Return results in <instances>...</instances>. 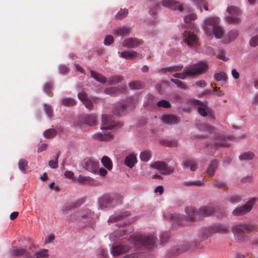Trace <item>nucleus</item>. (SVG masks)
Wrapping results in <instances>:
<instances>
[{
  "mask_svg": "<svg viewBox=\"0 0 258 258\" xmlns=\"http://www.w3.org/2000/svg\"><path fill=\"white\" fill-rule=\"evenodd\" d=\"M66 220L68 222H76L82 227L93 228L96 223L94 213L88 209H82L68 215Z\"/></svg>",
  "mask_w": 258,
  "mask_h": 258,
  "instance_id": "nucleus-1",
  "label": "nucleus"
},
{
  "mask_svg": "<svg viewBox=\"0 0 258 258\" xmlns=\"http://www.w3.org/2000/svg\"><path fill=\"white\" fill-rule=\"evenodd\" d=\"M115 127L114 119L112 116L109 115H102V123L100 128L101 132L93 135V137L99 141H107L112 139L113 135L111 130Z\"/></svg>",
  "mask_w": 258,
  "mask_h": 258,
  "instance_id": "nucleus-2",
  "label": "nucleus"
},
{
  "mask_svg": "<svg viewBox=\"0 0 258 258\" xmlns=\"http://www.w3.org/2000/svg\"><path fill=\"white\" fill-rule=\"evenodd\" d=\"M186 217L178 214H169L167 216V219L174 222L177 224H186V222H192L199 220L198 210L192 207H187L185 209Z\"/></svg>",
  "mask_w": 258,
  "mask_h": 258,
  "instance_id": "nucleus-3",
  "label": "nucleus"
},
{
  "mask_svg": "<svg viewBox=\"0 0 258 258\" xmlns=\"http://www.w3.org/2000/svg\"><path fill=\"white\" fill-rule=\"evenodd\" d=\"M156 240L157 239L152 233H138L132 235L128 241L137 248H139L141 246L152 248L154 246Z\"/></svg>",
  "mask_w": 258,
  "mask_h": 258,
  "instance_id": "nucleus-4",
  "label": "nucleus"
},
{
  "mask_svg": "<svg viewBox=\"0 0 258 258\" xmlns=\"http://www.w3.org/2000/svg\"><path fill=\"white\" fill-rule=\"evenodd\" d=\"M255 227L252 224L248 223L239 224L232 228L233 233L234 234L236 240L239 242L246 241L248 237L244 234V233H249L255 230Z\"/></svg>",
  "mask_w": 258,
  "mask_h": 258,
  "instance_id": "nucleus-5",
  "label": "nucleus"
},
{
  "mask_svg": "<svg viewBox=\"0 0 258 258\" xmlns=\"http://www.w3.org/2000/svg\"><path fill=\"white\" fill-rule=\"evenodd\" d=\"M75 127L83 128L86 126H93L96 124V117L94 114H87L75 118L73 122Z\"/></svg>",
  "mask_w": 258,
  "mask_h": 258,
  "instance_id": "nucleus-6",
  "label": "nucleus"
},
{
  "mask_svg": "<svg viewBox=\"0 0 258 258\" xmlns=\"http://www.w3.org/2000/svg\"><path fill=\"white\" fill-rule=\"evenodd\" d=\"M220 22V19L217 16L209 17L205 18L202 23V28L208 36H212V32L214 27Z\"/></svg>",
  "mask_w": 258,
  "mask_h": 258,
  "instance_id": "nucleus-7",
  "label": "nucleus"
},
{
  "mask_svg": "<svg viewBox=\"0 0 258 258\" xmlns=\"http://www.w3.org/2000/svg\"><path fill=\"white\" fill-rule=\"evenodd\" d=\"M228 227L224 224H215L207 227H204L201 230L200 233L202 236V239L208 237L210 235L217 232H224L227 231Z\"/></svg>",
  "mask_w": 258,
  "mask_h": 258,
  "instance_id": "nucleus-8",
  "label": "nucleus"
},
{
  "mask_svg": "<svg viewBox=\"0 0 258 258\" xmlns=\"http://www.w3.org/2000/svg\"><path fill=\"white\" fill-rule=\"evenodd\" d=\"M115 198L109 195H104L98 201V209L99 210H104L111 208L117 205Z\"/></svg>",
  "mask_w": 258,
  "mask_h": 258,
  "instance_id": "nucleus-9",
  "label": "nucleus"
},
{
  "mask_svg": "<svg viewBox=\"0 0 258 258\" xmlns=\"http://www.w3.org/2000/svg\"><path fill=\"white\" fill-rule=\"evenodd\" d=\"M228 15L225 18L226 21L231 24H237L240 21V11L239 9L233 6H228L227 8Z\"/></svg>",
  "mask_w": 258,
  "mask_h": 258,
  "instance_id": "nucleus-10",
  "label": "nucleus"
},
{
  "mask_svg": "<svg viewBox=\"0 0 258 258\" xmlns=\"http://www.w3.org/2000/svg\"><path fill=\"white\" fill-rule=\"evenodd\" d=\"M82 166L86 170L94 173H98L99 162L91 158H86L82 162Z\"/></svg>",
  "mask_w": 258,
  "mask_h": 258,
  "instance_id": "nucleus-11",
  "label": "nucleus"
},
{
  "mask_svg": "<svg viewBox=\"0 0 258 258\" xmlns=\"http://www.w3.org/2000/svg\"><path fill=\"white\" fill-rule=\"evenodd\" d=\"M255 202V200L254 199L249 200L244 205L234 209L232 212L233 215L239 216L247 214L251 210Z\"/></svg>",
  "mask_w": 258,
  "mask_h": 258,
  "instance_id": "nucleus-12",
  "label": "nucleus"
},
{
  "mask_svg": "<svg viewBox=\"0 0 258 258\" xmlns=\"http://www.w3.org/2000/svg\"><path fill=\"white\" fill-rule=\"evenodd\" d=\"M132 231L133 228L131 227L114 231L110 234L109 239L111 241L116 242L125 237V235L131 233Z\"/></svg>",
  "mask_w": 258,
  "mask_h": 258,
  "instance_id": "nucleus-13",
  "label": "nucleus"
},
{
  "mask_svg": "<svg viewBox=\"0 0 258 258\" xmlns=\"http://www.w3.org/2000/svg\"><path fill=\"white\" fill-rule=\"evenodd\" d=\"M160 5L172 10H177L180 12L183 10V4L176 0H162Z\"/></svg>",
  "mask_w": 258,
  "mask_h": 258,
  "instance_id": "nucleus-14",
  "label": "nucleus"
},
{
  "mask_svg": "<svg viewBox=\"0 0 258 258\" xmlns=\"http://www.w3.org/2000/svg\"><path fill=\"white\" fill-rule=\"evenodd\" d=\"M151 167L154 169L161 170L162 173L165 175H168L174 171V167L168 166L164 161H157L152 164Z\"/></svg>",
  "mask_w": 258,
  "mask_h": 258,
  "instance_id": "nucleus-15",
  "label": "nucleus"
},
{
  "mask_svg": "<svg viewBox=\"0 0 258 258\" xmlns=\"http://www.w3.org/2000/svg\"><path fill=\"white\" fill-rule=\"evenodd\" d=\"M188 68L191 75L193 76L205 73L208 69V66L203 62H200L190 66Z\"/></svg>",
  "mask_w": 258,
  "mask_h": 258,
  "instance_id": "nucleus-16",
  "label": "nucleus"
},
{
  "mask_svg": "<svg viewBox=\"0 0 258 258\" xmlns=\"http://www.w3.org/2000/svg\"><path fill=\"white\" fill-rule=\"evenodd\" d=\"M131 249V247L130 246L125 244H119L110 247V252L113 256H116L128 252Z\"/></svg>",
  "mask_w": 258,
  "mask_h": 258,
  "instance_id": "nucleus-17",
  "label": "nucleus"
},
{
  "mask_svg": "<svg viewBox=\"0 0 258 258\" xmlns=\"http://www.w3.org/2000/svg\"><path fill=\"white\" fill-rule=\"evenodd\" d=\"M191 103L193 105L198 106V111L199 113L203 116H206L210 113V109L208 107L206 102H202L200 100L192 99Z\"/></svg>",
  "mask_w": 258,
  "mask_h": 258,
  "instance_id": "nucleus-18",
  "label": "nucleus"
},
{
  "mask_svg": "<svg viewBox=\"0 0 258 258\" xmlns=\"http://www.w3.org/2000/svg\"><path fill=\"white\" fill-rule=\"evenodd\" d=\"M132 28L128 25H122L115 28L113 30V34L116 37H124L130 35Z\"/></svg>",
  "mask_w": 258,
  "mask_h": 258,
  "instance_id": "nucleus-19",
  "label": "nucleus"
},
{
  "mask_svg": "<svg viewBox=\"0 0 258 258\" xmlns=\"http://www.w3.org/2000/svg\"><path fill=\"white\" fill-rule=\"evenodd\" d=\"M129 215L130 213L127 211L119 210L116 211L112 215L109 216L107 221L109 223H114L121 220Z\"/></svg>",
  "mask_w": 258,
  "mask_h": 258,
  "instance_id": "nucleus-20",
  "label": "nucleus"
},
{
  "mask_svg": "<svg viewBox=\"0 0 258 258\" xmlns=\"http://www.w3.org/2000/svg\"><path fill=\"white\" fill-rule=\"evenodd\" d=\"M119 56L131 60H134L142 58V55L139 53L131 50H124L120 52H118Z\"/></svg>",
  "mask_w": 258,
  "mask_h": 258,
  "instance_id": "nucleus-21",
  "label": "nucleus"
},
{
  "mask_svg": "<svg viewBox=\"0 0 258 258\" xmlns=\"http://www.w3.org/2000/svg\"><path fill=\"white\" fill-rule=\"evenodd\" d=\"M10 252L15 256H23L24 258H34L30 249L14 248Z\"/></svg>",
  "mask_w": 258,
  "mask_h": 258,
  "instance_id": "nucleus-22",
  "label": "nucleus"
},
{
  "mask_svg": "<svg viewBox=\"0 0 258 258\" xmlns=\"http://www.w3.org/2000/svg\"><path fill=\"white\" fill-rule=\"evenodd\" d=\"M184 41L189 47L196 46L197 44V38L195 34L189 31H185L183 34Z\"/></svg>",
  "mask_w": 258,
  "mask_h": 258,
  "instance_id": "nucleus-23",
  "label": "nucleus"
},
{
  "mask_svg": "<svg viewBox=\"0 0 258 258\" xmlns=\"http://www.w3.org/2000/svg\"><path fill=\"white\" fill-rule=\"evenodd\" d=\"M215 212V208L212 205L205 206L198 210L199 220L202 218L209 216Z\"/></svg>",
  "mask_w": 258,
  "mask_h": 258,
  "instance_id": "nucleus-24",
  "label": "nucleus"
},
{
  "mask_svg": "<svg viewBox=\"0 0 258 258\" xmlns=\"http://www.w3.org/2000/svg\"><path fill=\"white\" fill-rule=\"evenodd\" d=\"M162 122L167 124H175L180 121V118L175 115L171 114H165L161 117Z\"/></svg>",
  "mask_w": 258,
  "mask_h": 258,
  "instance_id": "nucleus-25",
  "label": "nucleus"
},
{
  "mask_svg": "<svg viewBox=\"0 0 258 258\" xmlns=\"http://www.w3.org/2000/svg\"><path fill=\"white\" fill-rule=\"evenodd\" d=\"M78 97L87 109L89 110L93 109V102L88 98L86 93L83 92H79L78 94Z\"/></svg>",
  "mask_w": 258,
  "mask_h": 258,
  "instance_id": "nucleus-26",
  "label": "nucleus"
},
{
  "mask_svg": "<svg viewBox=\"0 0 258 258\" xmlns=\"http://www.w3.org/2000/svg\"><path fill=\"white\" fill-rule=\"evenodd\" d=\"M148 7L149 8V14L150 15L156 17L157 15L158 12L160 8L159 4L155 2L148 1Z\"/></svg>",
  "mask_w": 258,
  "mask_h": 258,
  "instance_id": "nucleus-27",
  "label": "nucleus"
},
{
  "mask_svg": "<svg viewBox=\"0 0 258 258\" xmlns=\"http://www.w3.org/2000/svg\"><path fill=\"white\" fill-rule=\"evenodd\" d=\"M126 89V86L125 85H123L120 89L115 87H111L106 88L104 90V92L106 94L115 96L123 92Z\"/></svg>",
  "mask_w": 258,
  "mask_h": 258,
  "instance_id": "nucleus-28",
  "label": "nucleus"
},
{
  "mask_svg": "<svg viewBox=\"0 0 258 258\" xmlns=\"http://www.w3.org/2000/svg\"><path fill=\"white\" fill-rule=\"evenodd\" d=\"M139 44V42L137 38H128L122 42V45L124 47L135 48Z\"/></svg>",
  "mask_w": 258,
  "mask_h": 258,
  "instance_id": "nucleus-29",
  "label": "nucleus"
},
{
  "mask_svg": "<svg viewBox=\"0 0 258 258\" xmlns=\"http://www.w3.org/2000/svg\"><path fill=\"white\" fill-rule=\"evenodd\" d=\"M216 138L217 141L214 143L215 146H228L230 145L226 141L227 138L230 140V137L218 134L216 135Z\"/></svg>",
  "mask_w": 258,
  "mask_h": 258,
  "instance_id": "nucleus-30",
  "label": "nucleus"
},
{
  "mask_svg": "<svg viewBox=\"0 0 258 258\" xmlns=\"http://www.w3.org/2000/svg\"><path fill=\"white\" fill-rule=\"evenodd\" d=\"M137 162L136 155L134 153H131L126 157L124 160V164L126 166L132 168L135 166Z\"/></svg>",
  "mask_w": 258,
  "mask_h": 258,
  "instance_id": "nucleus-31",
  "label": "nucleus"
},
{
  "mask_svg": "<svg viewBox=\"0 0 258 258\" xmlns=\"http://www.w3.org/2000/svg\"><path fill=\"white\" fill-rule=\"evenodd\" d=\"M238 30H232L224 36L223 41L224 43H228L234 40L238 36Z\"/></svg>",
  "mask_w": 258,
  "mask_h": 258,
  "instance_id": "nucleus-32",
  "label": "nucleus"
},
{
  "mask_svg": "<svg viewBox=\"0 0 258 258\" xmlns=\"http://www.w3.org/2000/svg\"><path fill=\"white\" fill-rule=\"evenodd\" d=\"M182 68V65H178L162 68L161 69V71L166 74H170L174 72L180 71Z\"/></svg>",
  "mask_w": 258,
  "mask_h": 258,
  "instance_id": "nucleus-33",
  "label": "nucleus"
},
{
  "mask_svg": "<svg viewBox=\"0 0 258 258\" xmlns=\"http://www.w3.org/2000/svg\"><path fill=\"white\" fill-rule=\"evenodd\" d=\"M61 105L66 106H73L76 104V101L72 98L63 97L60 100Z\"/></svg>",
  "mask_w": 258,
  "mask_h": 258,
  "instance_id": "nucleus-34",
  "label": "nucleus"
},
{
  "mask_svg": "<svg viewBox=\"0 0 258 258\" xmlns=\"http://www.w3.org/2000/svg\"><path fill=\"white\" fill-rule=\"evenodd\" d=\"M90 74L91 77L97 82L102 84H104L106 82V78L102 76L101 74L93 71H91Z\"/></svg>",
  "mask_w": 258,
  "mask_h": 258,
  "instance_id": "nucleus-35",
  "label": "nucleus"
},
{
  "mask_svg": "<svg viewBox=\"0 0 258 258\" xmlns=\"http://www.w3.org/2000/svg\"><path fill=\"white\" fill-rule=\"evenodd\" d=\"M218 167V162L216 160H213L210 164L207 173L209 175L212 176L214 175L215 172Z\"/></svg>",
  "mask_w": 258,
  "mask_h": 258,
  "instance_id": "nucleus-36",
  "label": "nucleus"
},
{
  "mask_svg": "<svg viewBox=\"0 0 258 258\" xmlns=\"http://www.w3.org/2000/svg\"><path fill=\"white\" fill-rule=\"evenodd\" d=\"M224 34V30L223 28L219 25H217L214 27L213 31L212 32V35H214L217 39L221 38Z\"/></svg>",
  "mask_w": 258,
  "mask_h": 258,
  "instance_id": "nucleus-37",
  "label": "nucleus"
},
{
  "mask_svg": "<svg viewBox=\"0 0 258 258\" xmlns=\"http://www.w3.org/2000/svg\"><path fill=\"white\" fill-rule=\"evenodd\" d=\"M80 206V204L77 202V203H70L69 204L66 205L62 208V212H63V214H67V212L73 209L78 208Z\"/></svg>",
  "mask_w": 258,
  "mask_h": 258,
  "instance_id": "nucleus-38",
  "label": "nucleus"
},
{
  "mask_svg": "<svg viewBox=\"0 0 258 258\" xmlns=\"http://www.w3.org/2000/svg\"><path fill=\"white\" fill-rule=\"evenodd\" d=\"M184 168H189L190 170L194 171L197 169V163L196 161L192 160H187L183 164Z\"/></svg>",
  "mask_w": 258,
  "mask_h": 258,
  "instance_id": "nucleus-39",
  "label": "nucleus"
},
{
  "mask_svg": "<svg viewBox=\"0 0 258 258\" xmlns=\"http://www.w3.org/2000/svg\"><path fill=\"white\" fill-rule=\"evenodd\" d=\"M173 77L179 78L182 80L186 79L187 76H191L190 71L187 67L182 73H175L173 75Z\"/></svg>",
  "mask_w": 258,
  "mask_h": 258,
  "instance_id": "nucleus-40",
  "label": "nucleus"
},
{
  "mask_svg": "<svg viewBox=\"0 0 258 258\" xmlns=\"http://www.w3.org/2000/svg\"><path fill=\"white\" fill-rule=\"evenodd\" d=\"M101 163L108 170H110L112 168V162L111 160L107 156H103L101 159Z\"/></svg>",
  "mask_w": 258,
  "mask_h": 258,
  "instance_id": "nucleus-41",
  "label": "nucleus"
},
{
  "mask_svg": "<svg viewBox=\"0 0 258 258\" xmlns=\"http://www.w3.org/2000/svg\"><path fill=\"white\" fill-rule=\"evenodd\" d=\"M36 258H47L49 256L48 250L46 249H40L35 252Z\"/></svg>",
  "mask_w": 258,
  "mask_h": 258,
  "instance_id": "nucleus-42",
  "label": "nucleus"
},
{
  "mask_svg": "<svg viewBox=\"0 0 258 258\" xmlns=\"http://www.w3.org/2000/svg\"><path fill=\"white\" fill-rule=\"evenodd\" d=\"M195 13H190L184 17V21L187 24H192V22L197 19Z\"/></svg>",
  "mask_w": 258,
  "mask_h": 258,
  "instance_id": "nucleus-43",
  "label": "nucleus"
},
{
  "mask_svg": "<svg viewBox=\"0 0 258 258\" xmlns=\"http://www.w3.org/2000/svg\"><path fill=\"white\" fill-rule=\"evenodd\" d=\"M77 181L80 183L83 184H90L92 181V179L89 176L80 175L77 178Z\"/></svg>",
  "mask_w": 258,
  "mask_h": 258,
  "instance_id": "nucleus-44",
  "label": "nucleus"
},
{
  "mask_svg": "<svg viewBox=\"0 0 258 258\" xmlns=\"http://www.w3.org/2000/svg\"><path fill=\"white\" fill-rule=\"evenodd\" d=\"M254 157V154L251 152H246L241 154L239 158L240 160H248L252 159Z\"/></svg>",
  "mask_w": 258,
  "mask_h": 258,
  "instance_id": "nucleus-45",
  "label": "nucleus"
},
{
  "mask_svg": "<svg viewBox=\"0 0 258 258\" xmlns=\"http://www.w3.org/2000/svg\"><path fill=\"white\" fill-rule=\"evenodd\" d=\"M126 107V105L124 104H121L118 106L115 107L114 109V113L116 114L122 115L125 113V108Z\"/></svg>",
  "mask_w": 258,
  "mask_h": 258,
  "instance_id": "nucleus-46",
  "label": "nucleus"
},
{
  "mask_svg": "<svg viewBox=\"0 0 258 258\" xmlns=\"http://www.w3.org/2000/svg\"><path fill=\"white\" fill-rule=\"evenodd\" d=\"M151 153L149 151H144L140 155V159L144 162H147L151 158Z\"/></svg>",
  "mask_w": 258,
  "mask_h": 258,
  "instance_id": "nucleus-47",
  "label": "nucleus"
},
{
  "mask_svg": "<svg viewBox=\"0 0 258 258\" xmlns=\"http://www.w3.org/2000/svg\"><path fill=\"white\" fill-rule=\"evenodd\" d=\"M56 133V131L54 128H49L44 132L43 136L46 138H51L55 136Z\"/></svg>",
  "mask_w": 258,
  "mask_h": 258,
  "instance_id": "nucleus-48",
  "label": "nucleus"
},
{
  "mask_svg": "<svg viewBox=\"0 0 258 258\" xmlns=\"http://www.w3.org/2000/svg\"><path fill=\"white\" fill-rule=\"evenodd\" d=\"M43 109L47 117L49 119H51L53 117V110L51 106L49 104H45L44 105Z\"/></svg>",
  "mask_w": 258,
  "mask_h": 258,
  "instance_id": "nucleus-49",
  "label": "nucleus"
},
{
  "mask_svg": "<svg viewBox=\"0 0 258 258\" xmlns=\"http://www.w3.org/2000/svg\"><path fill=\"white\" fill-rule=\"evenodd\" d=\"M28 162L25 159H21L19 160L18 166L19 169L23 173L26 172V168L27 167Z\"/></svg>",
  "mask_w": 258,
  "mask_h": 258,
  "instance_id": "nucleus-50",
  "label": "nucleus"
},
{
  "mask_svg": "<svg viewBox=\"0 0 258 258\" xmlns=\"http://www.w3.org/2000/svg\"><path fill=\"white\" fill-rule=\"evenodd\" d=\"M203 183V180L189 181L183 182L182 185L185 186H201Z\"/></svg>",
  "mask_w": 258,
  "mask_h": 258,
  "instance_id": "nucleus-51",
  "label": "nucleus"
},
{
  "mask_svg": "<svg viewBox=\"0 0 258 258\" xmlns=\"http://www.w3.org/2000/svg\"><path fill=\"white\" fill-rule=\"evenodd\" d=\"M216 56L218 58L224 61H226L228 60V58L226 56L225 51L222 49H220L217 52Z\"/></svg>",
  "mask_w": 258,
  "mask_h": 258,
  "instance_id": "nucleus-52",
  "label": "nucleus"
},
{
  "mask_svg": "<svg viewBox=\"0 0 258 258\" xmlns=\"http://www.w3.org/2000/svg\"><path fill=\"white\" fill-rule=\"evenodd\" d=\"M157 106L159 107L169 108L171 104L169 101L162 99L157 103Z\"/></svg>",
  "mask_w": 258,
  "mask_h": 258,
  "instance_id": "nucleus-53",
  "label": "nucleus"
},
{
  "mask_svg": "<svg viewBox=\"0 0 258 258\" xmlns=\"http://www.w3.org/2000/svg\"><path fill=\"white\" fill-rule=\"evenodd\" d=\"M241 200V198L239 196H232L228 198V202L233 204L238 203Z\"/></svg>",
  "mask_w": 258,
  "mask_h": 258,
  "instance_id": "nucleus-54",
  "label": "nucleus"
},
{
  "mask_svg": "<svg viewBox=\"0 0 258 258\" xmlns=\"http://www.w3.org/2000/svg\"><path fill=\"white\" fill-rule=\"evenodd\" d=\"M214 78L217 81H226L227 77L224 72L217 73L214 76Z\"/></svg>",
  "mask_w": 258,
  "mask_h": 258,
  "instance_id": "nucleus-55",
  "label": "nucleus"
},
{
  "mask_svg": "<svg viewBox=\"0 0 258 258\" xmlns=\"http://www.w3.org/2000/svg\"><path fill=\"white\" fill-rule=\"evenodd\" d=\"M128 14L127 9H124L119 11L115 15L116 19H121L125 17Z\"/></svg>",
  "mask_w": 258,
  "mask_h": 258,
  "instance_id": "nucleus-56",
  "label": "nucleus"
},
{
  "mask_svg": "<svg viewBox=\"0 0 258 258\" xmlns=\"http://www.w3.org/2000/svg\"><path fill=\"white\" fill-rule=\"evenodd\" d=\"M129 86L131 89H140L143 87V83L141 82H133L129 84Z\"/></svg>",
  "mask_w": 258,
  "mask_h": 258,
  "instance_id": "nucleus-57",
  "label": "nucleus"
},
{
  "mask_svg": "<svg viewBox=\"0 0 258 258\" xmlns=\"http://www.w3.org/2000/svg\"><path fill=\"white\" fill-rule=\"evenodd\" d=\"M170 80L172 82L176 84L177 86L180 89H186L187 88L186 85L178 80L171 79Z\"/></svg>",
  "mask_w": 258,
  "mask_h": 258,
  "instance_id": "nucleus-58",
  "label": "nucleus"
},
{
  "mask_svg": "<svg viewBox=\"0 0 258 258\" xmlns=\"http://www.w3.org/2000/svg\"><path fill=\"white\" fill-rule=\"evenodd\" d=\"M59 154H57L55 155V160H50L48 162V165L51 168H56L58 166L57 160L58 158Z\"/></svg>",
  "mask_w": 258,
  "mask_h": 258,
  "instance_id": "nucleus-59",
  "label": "nucleus"
},
{
  "mask_svg": "<svg viewBox=\"0 0 258 258\" xmlns=\"http://www.w3.org/2000/svg\"><path fill=\"white\" fill-rule=\"evenodd\" d=\"M122 77L121 76H113L109 78L108 83L110 84L118 83L122 80Z\"/></svg>",
  "mask_w": 258,
  "mask_h": 258,
  "instance_id": "nucleus-60",
  "label": "nucleus"
},
{
  "mask_svg": "<svg viewBox=\"0 0 258 258\" xmlns=\"http://www.w3.org/2000/svg\"><path fill=\"white\" fill-rule=\"evenodd\" d=\"M249 45L252 47L258 45V34L252 36L249 41Z\"/></svg>",
  "mask_w": 258,
  "mask_h": 258,
  "instance_id": "nucleus-61",
  "label": "nucleus"
},
{
  "mask_svg": "<svg viewBox=\"0 0 258 258\" xmlns=\"http://www.w3.org/2000/svg\"><path fill=\"white\" fill-rule=\"evenodd\" d=\"M113 37L111 35H107L103 41L105 45H110L113 42Z\"/></svg>",
  "mask_w": 258,
  "mask_h": 258,
  "instance_id": "nucleus-62",
  "label": "nucleus"
},
{
  "mask_svg": "<svg viewBox=\"0 0 258 258\" xmlns=\"http://www.w3.org/2000/svg\"><path fill=\"white\" fill-rule=\"evenodd\" d=\"M59 73L61 74H66L68 72V68L67 66L61 64L58 66Z\"/></svg>",
  "mask_w": 258,
  "mask_h": 258,
  "instance_id": "nucleus-63",
  "label": "nucleus"
},
{
  "mask_svg": "<svg viewBox=\"0 0 258 258\" xmlns=\"http://www.w3.org/2000/svg\"><path fill=\"white\" fill-rule=\"evenodd\" d=\"M107 251L102 248L98 252V255L103 257H106L107 256Z\"/></svg>",
  "mask_w": 258,
  "mask_h": 258,
  "instance_id": "nucleus-64",
  "label": "nucleus"
}]
</instances>
